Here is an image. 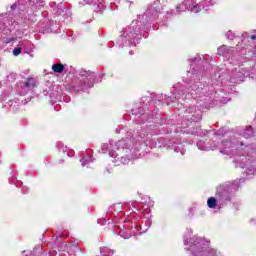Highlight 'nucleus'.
I'll return each instance as SVG.
<instances>
[{
    "mask_svg": "<svg viewBox=\"0 0 256 256\" xmlns=\"http://www.w3.org/2000/svg\"><path fill=\"white\" fill-rule=\"evenodd\" d=\"M141 143L143 141L135 137H126L125 139L119 140L115 146L110 150V157L115 158L114 163L117 165H127L132 159H137L139 150L141 149ZM120 160V163L118 162Z\"/></svg>",
    "mask_w": 256,
    "mask_h": 256,
    "instance_id": "obj_1",
    "label": "nucleus"
},
{
    "mask_svg": "<svg viewBox=\"0 0 256 256\" xmlns=\"http://www.w3.org/2000/svg\"><path fill=\"white\" fill-rule=\"evenodd\" d=\"M184 245H187V251L190 256H221V251L211 246V240L202 236H184Z\"/></svg>",
    "mask_w": 256,
    "mask_h": 256,
    "instance_id": "obj_2",
    "label": "nucleus"
},
{
    "mask_svg": "<svg viewBox=\"0 0 256 256\" xmlns=\"http://www.w3.org/2000/svg\"><path fill=\"white\" fill-rule=\"evenodd\" d=\"M141 21H133L131 25L121 34L118 44L119 45H136L137 41L141 39Z\"/></svg>",
    "mask_w": 256,
    "mask_h": 256,
    "instance_id": "obj_3",
    "label": "nucleus"
},
{
    "mask_svg": "<svg viewBox=\"0 0 256 256\" xmlns=\"http://www.w3.org/2000/svg\"><path fill=\"white\" fill-rule=\"evenodd\" d=\"M239 145L243 147V141L239 143V134H233L229 139L222 140L217 147L223 155H235L237 149H239Z\"/></svg>",
    "mask_w": 256,
    "mask_h": 256,
    "instance_id": "obj_4",
    "label": "nucleus"
},
{
    "mask_svg": "<svg viewBox=\"0 0 256 256\" xmlns=\"http://www.w3.org/2000/svg\"><path fill=\"white\" fill-rule=\"evenodd\" d=\"M190 94L192 97H197L198 101H211L213 91H209V86L196 82L190 86Z\"/></svg>",
    "mask_w": 256,
    "mask_h": 256,
    "instance_id": "obj_5",
    "label": "nucleus"
},
{
    "mask_svg": "<svg viewBox=\"0 0 256 256\" xmlns=\"http://www.w3.org/2000/svg\"><path fill=\"white\" fill-rule=\"evenodd\" d=\"M183 122L182 126L189 127V123H196L197 121H201V110L197 109L195 106H191L186 109L182 115Z\"/></svg>",
    "mask_w": 256,
    "mask_h": 256,
    "instance_id": "obj_6",
    "label": "nucleus"
},
{
    "mask_svg": "<svg viewBox=\"0 0 256 256\" xmlns=\"http://www.w3.org/2000/svg\"><path fill=\"white\" fill-rule=\"evenodd\" d=\"M80 79L78 81V86L80 88V91H85V89H89V87H93V81H95V73L90 71L82 70L80 71Z\"/></svg>",
    "mask_w": 256,
    "mask_h": 256,
    "instance_id": "obj_7",
    "label": "nucleus"
},
{
    "mask_svg": "<svg viewBox=\"0 0 256 256\" xmlns=\"http://www.w3.org/2000/svg\"><path fill=\"white\" fill-rule=\"evenodd\" d=\"M235 161L238 167H241L242 169H245L246 167V169L250 171L248 175H251V173H255L256 161L253 160V158L242 155L238 156V158Z\"/></svg>",
    "mask_w": 256,
    "mask_h": 256,
    "instance_id": "obj_8",
    "label": "nucleus"
},
{
    "mask_svg": "<svg viewBox=\"0 0 256 256\" xmlns=\"http://www.w3.org/2000/svg\"><path fill=\"white\" fill-rule=\"evenodd\" d=\"M201 3L195 4V0H186L179 4L176 9L178 13H181L182 11H187V9H191L192 13H199L201 11Z\"/></svg>",
    "mask_w": 256,
    "mask_h": 256,
    "instance_id": "obj_9",
    "label": "nucleus"
},
{
    "mask_svg": "<svg viewBox=\"0 0 256 256\" xmlns=\"http://www.w3.org/2000/svg\"><path fill=\"white\" fill-rule=\"evenodd\" d=\"M18 87H20V95H27L29 91H32V89H35L37 87V81H35V78H27L24 82H20L18 84Z\"/></svg>",
    "mask_w": 256,
    "mask_h": 256,
    "instance_id": "obj_10",
    "label": "nucleus"
},
{
    "mask_svg": "<svg viewBox=\"0 0 256 256\" xmlns=\"http://www.w3.org/2000/svg\"><path fill=\"white\" fill-rule=\"evenodd\" d=\"M172 149H174L175 153H180V155H185V151H186L185 145L179 142V140H177L176 142H173Z\"/></svg>",
    "mask_w": 256,
    "mask_h": 256,
    "instance_id": "obj_11",
    "label": "nucleus"
},
{
    "mask_svg": "<svg viewBox=\"0 0 256 256\" xmlns=\"http://www.w3.org/2000/svg\"><path fill=\"white\" fill-rule=\"evenodd\" d=\"M229 53H233V47H229L227 45H223L217 50V54L222 55V57H227Z\"/></svg>",
    "mask_w": 256,
    "mask_h": 256,
    "instance_id": "obj_12",
    "label": "nucleus"
},
{
    "mask_svg": "<svg viewBox=\"0 0 256 256\" xmlns=\"http://www.w3.org/2000/svg\"><path fill=\"white\" fill-rule=\"evenodd\" d=\"M1 37L4 40L5 43H11V41H15V38L11 36V30L10 29H4L1 32Z\"/></svg>",
    "mask_w": 256,
    "mask_h": 256,
    "instance_id": "obj_13",
    "label": "nucleus"
},
{
    "mask_svg": "<svg viewBox=\"0 0 256 256\" xmlns=\"http://www.w3.org/2000/svg\"><path fill=\"white\" fill-rule=\"evenodd\" d=\"M197 147L200 151H210V149H215V147H211L209 142H205L204 140H199L197 142Z\"/></svg>",
    "mask_w": 256,
    "mask_h": 256,
    "instance_id": "obj_14",
    "label": "nucleus"
},
{
    "mask_svg": "<svg viewBox=\"0 0 256 256\" xmlns=\"http://www.w3.org/2000/svg\"><path fill=\"white\" fill-rule=\"evenodd\" d=\"M52 71H54V73H62L63 71H65V66L61 63L54 64L52 66Z\"/></svg>",
    "mask_w": 256,
    "mask_h": 256,
    "instance_id": "obj_15",
    "label": "nucleus"
},
{
    "mask_svg": "<svg viewBox=\"0 0 256 256\" xmlns=\"http://www.w3.org/2000/svg\"><path fill=\"white\" fill-rule=\"evenodd\" d=\"M242 137H244L245 139H249V137H253V128L251 126L247 127L242 132Z\"/></svg>",
    "mask_w": 256,
    "mask_h": 256,
    "instance_id": "obj_16",
    "label": "nucleus"
},
{
    "mask_svg": "<svg viewBox=\"0 0 256 256\" xmlns=\"http://www.w3.org/2000/svg\"><path fill=\"white\" fill-rule=\"evenodd\" d=\"M207 205L209 209H215L217 207V199L215 197L208 198Z\"/></svg>",
    "mask_w": 256,
    "mask_h": 256,
    "instance_id": "obj_17",
    "label": "nucleus"
},
{
    "mask_svg": "<svg viewBox=\"0 0 256 256\" xmlns=\"http://www.w3.org/2000/svg\"><path fill=\"white\" fill-rule=\"evenodd\" d=\"M213 1H203L200 3V7L204 9V11H208L210 7H213Z\"/></svg>",
    "mask_w": 256,
    "mask_h": 256,
    "instance_id": "obj_18",
    "label": "nucleus"
},
{
    "mask_svg": "<svg viewBox=\"0 0 256 256\" xmlns=\"http://www.w3.org/2000/svg\"><path fill=\"white\" fill-rule=\"evenodd\" d=\"M187 77H189L190 79H197V77L199 76L195 72V68H190V70L187 71Z\"/></svg>",
    "mask_w": 256,
    "mask_h": 256,
    "instance_id": "obj_19",
    "label": "nucleus"
},
{
    "mask_svg": "<svg viewBox=\"0 0 256 256\" xmlns=\"http://www.w3.org/2000/svg\"><path fill=\"white\" fill-rule=\"evenodd\" d=\"M244 77H245V73H243V70L241 68H239L238 74L236 75L235 80L236 81H243Z\"/></svg>",
    "mask_w": 256,
    "mask_h": 256,
    "instance_id": "obj_20",
    "label": "nucleus"
},
{
    "mask_svg": "<svg viewBox=\"0 0 256 256\" xmlns=\"http://www.w3.org/2000/svg\"><path fill=\"white\" fill-rule=\"evenodd\" d=\"M93 160L91 159V157L88 156V158H82L80 160L81 164L83 167H85V165H88L89 163H91Z\"/></svg>",
    "mask_w": 256,
    "mask_h": 256,
    "instance_id": "obj_21",
    "label": "nucleus"
},
{
    "mask_svg": "<svg viewBox=\"0 0 256 256\" xmlns=\"http://www.w3.org/2000/svg\"><path fill=\"white\" fill-rule=\"evenodd\" d=\"M85 5H89V3H92V5H98V3H101V0H84Z\"/></svg>",
    "mask_w": 256,
    "mask_h": 256,
    "instance_id": "obj_22",
    "label": "nucleus"
},
{
    "mask_svg": "<svg viewBox=\"0 0 256 256\" xmlns=\"http://www.w3.org/2000/svg\"><path fill=\"white\" fill-rule=\"evenodd\" d=\"M64 9H65V7H63V4H59L57 6V13H58V15H61L62 13H64Z\"/></svg>",
    "mask_w": 256,
    "mask_h": 256,
    "instance_id": "obj_23",
    "label": "nucleus"
},
{
    "mask_svg": "<svg viewBox=\"0 0 256 256\" xmlns=\"http://www.w3.org/2000/svg\"><path fill=\"white\" fill-rule=\"evenodd\" d=\"M226 37H227V39L233 40V39H235V33H233V31H228L226 33Z\"/></svg>",
    "mask_w": 256,
    "mask_h": 256,
    "instance_id": "obj_24",
    "label": "nucleus"
},
{
    "mask_svg": "<svg viewBox=\"0 0 256 256\" xmlns=\"http://www.w3.org/2000/svg\"><path fill=\"white\" fill-rule=\"evenodd\" d=\"M13 55L17 57L18 55H21V48H15L13 50Z\"/></svg>",
    "mask_w": 256,
    "mask_h": 256,
    "instance_id": "obj_25",
    "label": "nucleus"
},
{
    "mask_svg": "<svg viewBox=\"0 0 256 256\" xmlns=\"http://www.w3.org/2000/svg\"><path fill=\"white\" fill-rule=\"evenodd\" d=\"M216 195H217V197H220V198H219L220 201H224L223 195H225V192H219V191H218Z\"/></svg>",
    "mask_w": 256,
    "mask_h": 256,
    "instance_id": "obj_26",
    "label": "nucleus"
},
{
    "mask_svg": "<svg viewBox=\"0 0 256 256\" xmlns=\"http://www.w3.org/2000/svg\"><path fill=\"white\" fill-rule=\"evenodd\" d=\"M114 207H115L116 211H121V204L120 203L114 205Z\"/></svg>",
    "mask_w": 256,
    "mask_h": 256,
    "instance_id": "obj_27",
    "label": "nucleus"
},
{
    "mask_svg": "<svg viewBox=\"0 0 256 256\" xmlns=\"http://www.w3.org/2000/svg\"><path fill=\"white\" fill-rule=\"evenodd\" d=\"M75 155V151L71 150L70 153H67L68 157H73Z\"/></svg>",
    "mask_w": 256,
    "mask_h": 256,
    "instance_id": "obj_28",
    "label": "nucleus"
},
{
    "mask_svg": "<svg viewBox=\"0 0 256 256\" xmlns=\"http://www.w3.org/2000/svg\"><path fill=\"white\" fill-rule=\"evenodd\" d=\"M106 251H107V248H101L102 255H107V253H105Z\"/></svg>",
    "mask_w": 256,
    "mask_h": 256,
    "instance_id": "obj_29",
    "label": "nucleus"
},
{
    "mask_svg": "<svg viewBox=\"0 0 256 256\" xmlns=\"http://www.w3.org/2000/svg\"><path fill=\"white\" fill-rule=\"evenodd\" d=\"M120 237H123L124 239H129V237H131V235L123 236V234H120Z\"/></svg>",
    "mask_w": 256,
    "mask_h": 256,
    "instance_id": "obj_30",
    "label": "nucleus"
},
{
    "mask_svg": "<svg viewBox=\"0 0 256 256\" xmlns=\"http://www.w3.org/2000/svg\"><path fill=\"white\" fill-rule=\"evenodd\" d=\"M11 9H17V5H15V4L12 5V6H11Z\"/></svg>",
    "mask_w": 256,
    "mask_h": 256,
    "instance_id": "obj_31",
    "label": "nucleus"
},
{
    "mask_svg": "<svg viewBox=\"0 0 256 256\" xmlns=\"http://www.w3.org/2000/svg\"><path fill=\"white\" fill-rule=\"evenodd\" d=\"M191 233H193V230L189 229L188 230V235H191Z\"/></svg>",
    "mask_w": 256,
    "mask_h": 256,
    "instance_id": "obj_32",
    "label": "nucleus"
},
{
    "mask_svg": "<svg viewBox=\"0 0 256 256\" xmlns=\"http://www.w3.org/2000/svg\"><path fill=\"white\" fill-rule=\"evenodd\" d=\"M251 39H252V40H255V39H256V36H255V35H252V36H251Z\"/></svg>",
    "mask_w": 256,
    "mask_h": 256,
    "instance_id": "obj_33",
    "label": "nucleus"
},
{
    "mask_svg": "<svg viewBox=\"0 0 256 256\" xmlns=\"http://www.w3.org/2000/svg\"><path fill=\"white\" fill-rule=\"evenodd\" d=\"M110 147H113V141H110Z\"/></svg>",
    "mask_w": 256,
    "mask_h": 256,
    "instance_id": "obj_34",
    "label": "nucleus"
}]
</instances>
